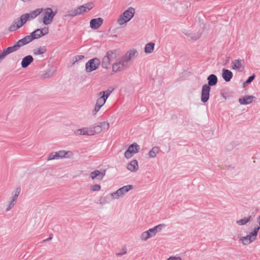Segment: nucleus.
I'll use <instances>...</instances> for the list:
<instances>
[{
    "label": "nucleus",
    "instance_id": "obj_11",
    "mask_svg": "<svg viewBox=\"0 0 260 260\" xmlns=\"http://www.w3.org/2000/svg\"><path fill=\"white\" fill-rule=\"evenodd\" d=\"M208 84L205 85L211 87V86H215L218 82L217 77L215 74H210L207 77Z\"/></svg>",
    "mask_w": 260,
    "mask_h": 260
},
{
    "label": "nucleus",
    "instance_id": "obj_38",
    "mask_svg": "<svg viewBox=\"0 0 260 260\" xmlns=\"http://www.w3.org/2000/svg\"><path fill=\"white\" fill-rule=\"evenodd\" d=\"M79 15V12L76 8L74 9H72L70 11H69V14L66 15L65 16L74 17L75 16Z\"/></svg>",
    "mask_w": 260,
    "mask_h": 260
},
{
    "label": "nucleus",
    "instance_id": "obj_7",
    "mask_svg": "<svg viewBox=\"0 0 260 260\" xmlns=\"http://www.w3.org/2000/svg\"><path fill=\"white\" fill-rule=\"evenodd\" d=\"M103 22V19L101 17L92 19L90 21V27L93 29L99 28Z\"/></svg>",
    "mask_w": 260,
    "mask_h": 260
},
{
    "label": "nucleus",
    "instance_id": "obj_37",
    "mask_svg": "<svg viewBox=\"0 0 260 260\" xmlns=\"http://www.w3.org/2000/svg\"><path fill=\"white\" fill-rule=\"evenodd\" d=\"M166 226V225L164 224H159L155 226L152 229L155 233L156 234L157 233L161 231V230Z\"/></svg>",
    "mask_w": 260,
    "mask_h": 260
},
{
    "label": "nucleus",
    "instance_id": "obj_46",
    "mask_svg": "<svg viewBox=\"0 0 260 260\" xmlns=\"http://www.w3.org/2000/svg\"><path fill=\"white\" fill-rule=\"evenodd\" d=\"M20 190H21L20 187H17L16 189L15 194L13 196L12 199H13L15 201L17 199V198L20 193Z\"/></svg>",
    "mask_w": 260,
    "mask_h": 260
},
{
    "label": "nucleus",
    "instance_id": "obj_39",
    "mask_svg": "<svg viewBox=\"0 0 260 260\" xmlns=\"http://www.w3.org/2000/svg\"><path fill=\"white\" fill-rule=\"evenodd\" d=\"M20 28V26H16V24H14V22L13 21V23L9 27L8 30L9 32H13L16 31Z\"/></svg>",
    "mask_w": 260,
    "mask_h": 260
},
{
    "label": "nucleus",
    "instance_id": "obj_48",
    "mask_svg": "<svg viewBox=\"0 0 260 260\" xmlns=\"http://www.w3.org/2000/svg\"><path fill=\"white\" fill-rule=\"evenodd\" d=\"M106 175V170H103V171L101 172L100 171V174L98 175V180H102L104 177Z\"/></svg>",
    "mask_w": 260,
    "mask_h": 260
},
{
    "label": "nucleus",
    "instance_id": "obj_47",
    "mask_svg": "<svg viewBox=\"0 0 260 260\" xmlns=\"http://www.w3.org/2000/svg\"><path fill=\"white\" fill-rule=\"evenodd\" d=\"M101 188V186L99 184H94L92 186H91V189L92 191H99Z\"/></svg>",
    "mask_w": 260,
    "mask_h": 260
},
{
    "label": "nucleus",
    "instance_id": "obj_20",
    "mask_svg": "<svg viewBox=\"0 0 260 260\" xmlns=\"http://www.w3.org/2000/svg\"><path fill=\"white\" fill-rule=\"evenodd\" d=\"M28 44L23 39V38L19 40L13 46L15 51H17L21 48L26 45Z\"/></svg>",
    "mask_w": 260,
    "mask_h": 260
},
{
    "label": "nucleus",
    "instance_id": "obj_55",
    "mask_svg": "<svg viewBox=\"0 0 260 260\" xmlns=\"http://www.w3.org/2000/svg\"><path fill=\"white\" fill-rule=\"evenodd\" d=\"M14 24H16V26L20 25V27H22L23 25H20V22L19 19H16L14 20Z\"/></svg>",
    "mask_w": 260,
    "mask_h": 260
},
{
    "label": "nucleus",
    "instance_id": "obj_43",
    "mask_svg": "<svg viewBox=\"0 0 260 260\" xmlns=\"http://www.w3.org/2000/svg\"><path fill=\"white\" fill-rule=\"evenodd\" d=\"M99 124L102 127V130H107L109 127V124L107 121L101 122H99Z\"/></svg>",
    "mask_w": 260,
    "mask_h": 260
},
{
    "label": "nucleus",
    "instance_id": "obj_56",
    "mask_svg": "<svg viewBox=\"0 0 260 260\" xmlns=\"http://www.w3.org/2000/svg\"><path fill=\"white\" fill-rule=\"evenodd\" d=\"M52 236H50L49 238H48L46 240H45L44 241H48L49 240H51L52 239Z\"/></svg>",
    "mask_w": 260,
    "mask_h": 260
},
{
    "label": "nucleus",
    "instance_id": "obj_31",
    "mask_svg": "<svg viewBox=\"0 0 260 260\" xmlns=\"http://www.w3.org/2000/svg\"><path fill=\"white\" fill-rule=\"evenodd\" d=\"M251 219V216H248L247 217H244L237 221V223L240 225H244L248 222Z\"/></svg>",
    "mask_w": 260,
    "mask_h": 260
},
{
    "label": "nucleus",
    "instance_id": "obj_12",
    "mask_svg": "<svg viewBox=\"0 0 260 260\" xmlns=\"http://www.w3.org/2000/svg\"><path fill=\"white\" fill-rule=\"evenodd\" d=\"M255 98L253 95H246L240 98L239 102L241 105H246L251 104Z\"/></svg>",
    "mask_w": 260,
    "mask_h": 260
},
{
    "label": "nucleus",
    "instance_id": "obj_36",
    "mask_svg": "<svg viewBox=\"0 0 260 260\" xmlns=\"http://www.w3.org/2000/svg\"><path fill=\"white\" fill-rule=\"evenodd\" d=\"M109 199V196L102 197L97 202L98 204H100L102 205H105L109 203L108 200Z\"/></svg>",
    "mask_w": 260,
    "mask_h": 260
},
{
    "label": "nucleus",
    "instance_id": "obj_53",
    "mask_svg": "<svg viewBox=\"0 0 260 260\" xmlns=\"http://www.w3.org/2000/svg\"><path fill=\"white\" fill-rule=\"evenodd\" d=\"M147 231H148L150 238L153 237L156 235L152 228L149 229Z\"/></svg>",
    "mask_w": 260,
    "mask_h": 260
},
{
    "label": "nucleus",
    "instance_id": "obj_21",
    "mask_svg": "<svg viewBox=\"0 0 260 260\" xmlns=\"http://www.w3.org/2000/svg\"><path fill=\"white\" fill-rule=\"evenodd\" d=\"M155 44L153 42H150L146 44L144 48V51L146 53H152L154 49Z\"/></svg>",
    "mask_w": 260,
    "mask_h": 260
},
{
    "label": "nucleus",
    "instance_id": "obj_40",
    "mask_svg": "<svg viewBox=\"0 0 260 260\" xmlns=\"http://www.w3.org/2000/svg\"><path fill=\"white\" fill-rule=\"evenodd\" d=\"M255 75L254 74H253L252 75L249 76L248 78V79L244 82V83H243L244 86H245L246 85L249 84L250 83H251L253 81V80L255 79Z\"/></svg>",
    "mask_w": 260,
    "mask_h": 260
},
{
    "label": "nucleus",
    "instance_id": "obj_54",
    "mask_svg": "<svg viewBox=\"0 0 260 260\" xmlns=\"http://www.w3.org/2000/svg\"><path fill=\"white\" fill-rule=\"evenodd\" d=\"M126 253V248H123L122 252L117 253V255L118 256H121L123 254H125Z\"/></svg>",
    "mask_w": 260,
    "mask_h": 260
},
{
    "label": "nucleus",
    "instance_id": "obj_30",
    "mask_svg": "<svg viewBox=\"0 0 260 260\" xmlns=\"http://www.w3.org/2000/svg\"><path fill=\"white\" fill-rule=\"evenodd\" d=\"M30 34L31 35H32L34 40L39 39L43 36V34L41 33L40 28L36 29L34 31H32Z\"/></svg>",
    "mask_w": 260,
    "mask_h": 260
},
{
    "label": "nucleus",
    "instance_id": "obj_27",
    "mask_svg": "<svg viewBox=\"0 0 260 260\" xmlns=\"http://www.w3.org/2000/svg\"><path fill=\"white\" fill-rule=\"evenodd\" d=\"M90 128L92 131L93 135H94L96 134H99L102 131V128L101 127L99 122L98 123V124H95L92 126L90 127Z\"/></svg>",
    "mask_w": 260,
    "mask_h": 260
},
{
    "label": "nucleus",
    "instance_id": "obj_51",
    "mask_svg": "<svg viewBox=\"0 0 260 260\" xmlns=\"http://www.w3.org/2000/svg\"><path fill=\"white\" fill-rule=\"evenodd\" d=\"M15 201V200L12 199V200L11 201V202H10L9 204L8 205V207L6 209V211H9L14 206V202Z\"/></svg>",
    "mask_w": 260,
    "mask_h": 260
},
{
    "label": "nucleus",
    "instance_id": "obj_19",
    "mask_svg": "<svg viewBox=\"0 0 260 260\" xmlns=\"http://www.w3.org/2000/svg\"><path fill=\"white\" fill-rule=\"evenodd\" d=\"M111 60L109 59V57L105 55L102 59V66L103 68L108 69L109 68L110 64H111Z\"/></svg>",
    "mask_w": 260,
    "mask_h": 260
},
{
    "label": "nucleus",
    "instance_id": "obj_13",
    "mask_svg": "<svg viewBox=\"0 0 260 260\" xmlns=\"http://www.w3.org/2000/svg\"><path fill=\"white\" fill-rule=\"evenodd\" d=\"M15 50L13 47V46H9L6 48L5 49H4L2 52L0 53V60L2 61L7 55L8 54L13 53L14 52H15Z\"/></svg>",
    "mask_w": 260,
    "mask_h": 260
},
{
    "label": "nucleus",
    "instance_id": "obj_18",
    "mask_svg": "<svg viewBox=\"0 0 260 260\" xmlns=\"http://www.w3.org/2000/svg\"><path fill=\"white\" fill-rule=\"evenodd\" d=\"M43 11L42 8H38L36 10L31 11L28 14V18L29 19H34L39 16L41 12Z\"/></svg>",
    "mask_w": 260,
    "mask_h": 260
},
{
    "label": "nucleus",
    "instance_id": "obj_17",
    "mask_svg": "<svg viewBox=\"0 0 260 260\" xmlns=\"http://www.w3.org/2000/svg\"><path fill=\"white\" fill-rule=\"evenodd\" d=\"M138 55V51L136 49L129 50L127 51L123 56L131 62L133 57Z\"/></svg>",
    "mask_w": 260,
    "mask_h": 260
},
{
    "label": "nucleus",
    "instance_id": "obj_4",
    "mask_svg": "<svg viewBox=\"0 0 260 260\" xmlns=\"http://www.w3.org/2000/svg\"><path fill=\"white\" fill-rule=\"evenodd\" d=\"M133 188V186L132 185H125L117 189L115 192L109 194V196L112 197L114 199H118Z\"/></svg>",
    "mask_w": 260,
    "mask_h": 260
},
{
    "label": "nucleus",
    "instance_id": "obj_44",
    "mask_svg": "<svg viewBox=\"0 0 260 260\" xmlns=\"http://www.w3.org/2000/svg\"><path fill=\"white\" fill-rule=\"evenodd\" d=\"M23 39H24L27 44H29L34 40L32 35H31L30 34L29 35H27L23 38Z\"/></svg>",
    "mask_w": 260,
    "mask_h": 260
},
{
    "label": "nucleus",
    "instance_id": "obj_3",
    "mask_svg": "<svg viewBox=\"0 0 260 260\" xmlns=\"http://www.w3.org/2000/svg\"><path fill=\"white\" fill-rule=\"evenodd\" d=\"M101 63V60L97 57L90 59L85 63V71L87 73H90L97 70Z\"/></svg>",
    "mask_w": 260,
    "mask_h": 260
},
{
    "label": "nucleus",
    "instance_id": "obj_34",
    "mask_svg": "<svg viewBox=\"0 0 260 260\" xmlns=\"http://www.w3.org/2000/svg\"><path fill=\"white\" fill-rule=\"evenodd\" d=\"M20 22V25H23L27 20H29L28 18V14L25 13L22 15L19 18Z\"/></svg>",
    "mask_w": 260,
    "mask_h": 260
},
{
    "label": "nucleus",
    "instance_id": "obj_45",
    "mask_svg": "<svg viewBox=\"0 0 260 260\" xmlns=\"http://www.w3.org/2000/svg\"><path fill=\"white\" fill-rule=\"evenodd\" d=\"M84 57V56L82 55H78L75 56L73 58L74 61L73 62V64H74L77 61L82 59Z\"/></svg>",
    "mask_w": 260,
    "mask_h": 260
},
{
    "label": "nucleus",
    "instance_id": "obj_15",
    "mask_svg": "<svg viewBox=\"0 0 260 260\" xmlns=\"http://www.w3.org/2000/svg\"><path fill=\"white\" fill-rule=\"evenodd\" d=\"M126 168L131 172H136L139 169L138 161L136 159L132 160L127 164Z\"/></svg>",
    "mask_w": 260,
    "mask_h": 260
},
{
    "label": "nucleus",
    "instance_id": "obj_22",
    "mask_svg": "<svg viewBox=\"0 0 260 260\" xmlns=\"http://www.w3.org/2000/svg\"><path fill=\"white\" fill-rule=\"evenodd\" d=\"M108 57H109V59L112 61L113 60L116 59L117 56V50H109L107 52L106 54Z\"/></svg>",
    "mask_w": 260,
    "mask_h": 260
},
{
    "label": "nucleus",
    "instance_id": "obj_50",
    "mask_svg": "<svg viewBox=\"0 0 260 260\" xmlns=\"http://www.w3.org/2000/svg\"><path fill=\"white\" fill-rule=\"evenodd\" d=\"M57 157L55 156V152H52L50 153L48 157L47 160H53V159H56Z\"/></svg>",
    "mask_w": 260,
    "mask_h": 260
},
{
    "label": "nucleus",
    "instance_id": "obj_10",
    "mask_svg": "<svg viewBox=\"0 0 260 260\" xmlns=\"http://www.w3.org/2000/svg\"><path fill=\"white\" fill-rule=\"evenodd\" d=\"M233 77V74L232 71L228 69H223L222 70V77L226 82H230Z\"/></svg>",
    "mask_w": 260,
    "mask_h": 260
},
{
    "label": "nucleus",
    "instance_id": "obj_35",
    "mask_svg": "<svg viewBox=\"0 0 260 260\" xmlns=\"http://www.w3.org/2000/svg\"><path fill=\"white\" fill-rule=\"evenodd\" d=\"M55 156L57 157L56 159H58L60 158H62L63 157H66V155L67 152L64 150H59L58 151L55 152Z\"/></svg>",
    "mask_w": 260,
    "mask_h": 260
},
{
    "label": "nucleus",
    "instance_id": "obj_26",
    "mask_svg": "<svg viewBox=\"0 0 260 260\" xmlns=\"http://www.w3.org/2000/svg\"><path fill=\"white\" fill-rule=\"evenodd\" d=\"M124 71L119 62L116 60V61L112 64V71L117 73Z\"/></svg>",
    "mask_w": 260,
    "mask_h": 260
},
{
    "label": "nucleus",
    "instance_id": "obj_14",
    "mask_svg": "<svg viewBox=\"0 0 260 260\" xmlns=\"http://www.w3.org/2000/svg\"><path fill=\"white\" fill-rule=\"evenodd\" d=\"M76 135H87V136H92L93 133L90 127H83L82 128L78 129L75 132Z\"/></svg>",
    "mask_w": 260,
    "mask_h": 260
},
{
    "label": "nucleus",
    "instance_id": "obj_24",
    "mask_svg": "<svg viewBox=\"0 0 260 260\" xmlns=\"http://www.w3.org/2000/svg\"><path fill=\"white\" fill-rule=\"evenodd\" d=\"M243 60L236 59L233 60L232 62V69L235 70L239 69L242 66L241 62Z\"/></svg>",
    "mask_w": 260,
    "mask_h": 260
},
{
    "label": "nucleus",
    "instance_id": "obj_49",
    "mask_svg": "<svg viewBox=\"0 0 260 260\" xmlns=\"http://www.w3.org/2000/svg\"><path fill=\"white\" fill-rule=\"evenodd\" d=\"M40 31L42 34H43V36L49 33L48 27H45L43 28H40Z\"/></svg>",
    "mask_w": 260,
    "mask_h": 260
},
{
    "label": "nucleus",
    "instance_id": "obj_9",
    "mask_svg": "<svg viewBox=\"0 0 260 260\" xmlns=\"http://www.w3.org/2000/svg\"><path fill=\"white\" fill-rule=\"evenodd\" d=\"M34 61L33 57L30 55H28L24 57L21 60V66L23 69L26 68Z\"/></svg>",
    "mask_w": 260,
    "mask_h": 260
},
{
    "label": "nucleus",
    "instance_id": "obj_52",
    "mask_svg": "<svg viewBox=\"0 0 260 260\" xmlns=\"http://www.w3.org/2000/svg\"><path fill=\"white\" fill-rule=\"evenodd\" d=\"M101 108V107L100 106H99V105L95 104L94 110L93 111V115L96 114V113L99 111V110H100Z\"/></svg>",
    "mask_w": 260,
    "mask_h": 260
},
{
    "label": "nucleus",
    "instance_id": "obj_57",
    "mask_svg": "<svg viewBox=\"0 0 260 260\" xmlns=\"http://www.w3.org/2000/svg\"><path fill=\"white\" fill-rule=\"evenodd\" d=\"M198 39V38H195L194 40H197Z\"/></svg>",
    "mask_w": 260,
    "mask_h": 260
},
{
    "label": "nucleus",
    "instance_id": "obj_42",
    "mask_svg": "<svg viewBox=\"0 0 260 260\" xmlns=\"http://www.w3.org/2000/svg\"><path fill=\"white\" fill-rule=\"evenodd\" d=\"M100 174V171L96 170L93 172H91L90 175L91 178L93 180L98 179V175Z\"/></svg>",
    "mask_w": 260,
    "mask_h": 260
},
{
    "label": "nucleus",
    "instance_id": "obj_25",
    "mask_svg": "<svg viewBox=\"0 0 260 260\" xmlns=\"http://www.w3.org/2000/svg\"><path fill=\"white\" fill-rule=\"evenodd\" d=\"M115 88L112 86L109 87L106 91H102L98 93V96H100L102 94L105 95L108 98L111 93L114 90Z\"/></svg>",
    "mask_w": 260,
    "mask_h": 260
},
{
    "label": "nucleus",
    "instance_id": "obj_16",
    "mask_svg": "<svg viewBox=\"0 0 260 260\" xmlns=\"http://www.w3.org/2000/svg\"><path fill=\"white\" fill-rule=\"evenodd\" d=\"M116 60L120 64L124 71L129 68L132 64L131 62L127 60L123 56H122L120 59H116Z\"/></svg>",
    "mask_w": 260,
    "mask_h": 260
},
{
    "label": "nucleus",
    "instance_id": "obj_5",
    "mask_svg": "<svg viewBox=\"0 0 260 260\" xmlns=\"http://www.w3.org/2000/svg\"><path fill=\"white\" fill-rule=\"evenodd\" d=\"M140 146L136 143L131 144L124 152V156L127 159L133 156V154H136L139 151Z\"/></svg>",
    "mask_w": 260,
    "mask_h": 260
},
{
    "label": "nucleus",
    "instance_id": "obj_6",
    "mask_svg": "<svg viewBox=\"0 0 260 260\" xmlns=\"http://www.w3.org/2000/svg\"><path fill=\"white\" fill-rule=\"evenodd\" d=\"M210 90L211 87L205 85L202 86L201 97V100L202 103H205L208 102L210 98Z\"/></svg>",
    "mask_w": 260,
    "mask_h": 260
},
{
    "label": "nucleus",
    "instance_id": "obj_8",
    "mask_svg": "<svg viewBox=\"0 0 260 260\" xmlns=\"http://www.w3.org/2000/svg\"><path fill=\"white\" fill-rule=\"evenodd\" d=\"M93 8V4L87 3L77 8L79 15L86 13Z\"/></svg>",
    "mask_w": 260,
    "mask_h": 260
},
{
    "label": "nucleus",
    "instance_id": "obj_33",
    "mask_svg": "<svg viewBox=\"0 0 260 260\" xmlns=\"http://www.w3.org/2000/svg\"><path fill=\"white\" fill-rule=\"evenodd\" d=\"M240 240L241 241L242 243L245 245H247L253 242V241L251 240L248 235L245 237H241L240 238Z\"/></svg>",
    "mask_w": 260,
    "mask_h": 260
},
{
    "label": "nucleus",
    "instance_id": "obj_28",
    "mask_svg": "<svg viewBox=\"0 0 260 260\" xmlns=\"http://www.w3.org/2000/svg\"><path fill=\"white\" fill-rule=\"evenodd\" d=\"M260 229V227H255L252 232H250L248 236L250 238H251V240H252L253 241L256 240L258 232L259 230Z\"/></svg>",
    "mask_w": 260,
    "mask_h": 260
},
{
    "label": "nucleus",
    "instance_id": "obj_32",
    "mask_svg": "<svg viewBox=\"0 0 260 260\" xmlns=\"http://www.w3.org/2000/svg\"><path fill=\"white\" fill-rule=\"evenodd\" d=\"M46 52L45 47H40L36 49L33 50V53L34 55H41L45 53Z\"/></svg>",
    "mask_w": 260,
    "mask_h": 260
},
{
    "label": "nucleus",
    "instance_id": "obj_29",
    "mask_svg": "<svg viewBox=\"0 0 260 260\" xmlns=\"http://www.w3.org/2000/svg\"><path fill=\"white\" fill-rule=\"evenodd\" d=\"M159 148L158 147H153L149 152L148 155L150 158H154L156 156V154L158 153Z\"/></svg>",
    "mask_w": 260,
    "mask_h": 260
},
{
    "label": "nucleus",
    "instance_id": "obj_2",
    "mask_svg": "<svg viewBox=\"0 0 260 260\" xmlns=\"http://www.w3.org/2000/svg\"><path fill=\"white\" fill-rule=\"evenodd\" d=\"M57 11L54 12L51 8H46L44 9V15L42 18L44 24L47 25L52 23L54 16L57 14Z\"/></svg>",
    "mask_w": 260,
    "mask_h": 260
},
{
    "label": "nucleus",
    "instance_id": "obj_23",
    "mask_svg": "<svg viewBox=\"0 0 260 260\" xmlns=\"http://www.w3.org/2000/svg\"><path fill=\"white\" fill-rule=\"evenodd\" d=\"M98 96L99 98L97 99L95 104L100 106L102 107L105 104L108 98L104 94H102Z\"/></svg>",
    "mask_w": 260,
    "mask_h": 260
},
{
    "label": "nucleus",
    "instance_id": "obj_1",
    "mask_svg": "<svg viewBox=\"0 0 260 260\" xmlns=\"http://www.w3.org/2000/svg\"><path fill=\"white\" fill-rule=\"evenodd\" d=\"M135 13V9L131 7H129L120 16L117 20L118 23L120 25H123L130 21L134 17Z\"/></svg>",
    "mask_w": 260,
    "mask_h": 260
},
{
    "label": "nucleus",
    "instance_id": "obj_41",
    "mask_svg": "<svg viewBox=\"0 0 260 260\" xmlns=\"http://www.w3.org/2000/svg\"><path fill=\"white\" fill-rule=\"evenodd\" d=\"M149 238H150V237L148 231H145L142 233L141 236V239L142 241H146Z\"/></svg>",
    "mask_w": 260,
    "mask_h": 260
}]
</instances>
